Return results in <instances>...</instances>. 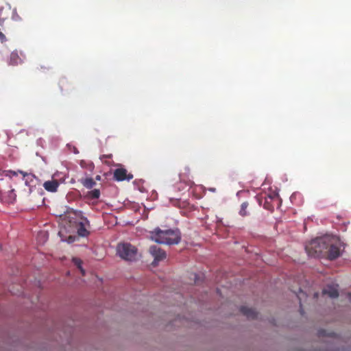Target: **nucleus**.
Wrapping results in <instances>:
<instances>
[{"label":"nucleus","mask_w":351,"mask_h":351,"mask_svg":"<svg viewBox=\"0 0 351 351\" xmlns=\"http://www.w3.org/2000/svg\"><path fill=\"white\" fill-rule=\"evenodd\" d=\"M150 237L160 244L176 245L181 240V232L178 228L162 230L156 228L150 232Z\"/></svg>","instance_id":"1"},{"label":"nucleus","mask_w":351,"mask_h":351,"mask_svg":"<svg viewBox=\"0 0 351 351\" xmlns=\"http://www.w3.org/2000/svg\"><path fill=\"white\" fill-rule=\"evenodd\" d=\"M328 238H316L309 242L305 246V250L308 256L318 257L324 256L325 250L328 249Z\"/></svg>","instance_id":"2"},{"label":"nucleus","mask_w":351,"mask_h":351,"mask_svg":"<svg viewBox=\"0 0 351 351\" xmlns=\"http://www.w3.org/2000/svg\"><path fill=\"white\" fill-rule=\"evenodd\" d=\"M117 252L121 258L132 261L136 258L137 250L130 243H121L117 245Z\"/></svg>","instance_id":"3"},{"label":"nucleus","mask_w":351,"mask_h":351,"mask_svg":"<svg viewBox=\"0 0 351 351\" xmlns=\"http://www.w3.org/2000/svg\"><path fill=\"white\" fill-rule=\"evenodd\" d=\"M328 249L325 250L324 255L329 260H335L340 256V249L337 243H332L329 239L327 240Z\"/></svg>","instance_id":"4"},{"label":"nucleus","mask_w":351,"mask_h":351,"mask_svg":"<svg viewBox=\"0 0 351 351\" xmlns=\"http://www.w3.org/2000/svg\"><path fill=\"white\" fill-rule=\"evenodd\" d=\"M14 15H16V10L12 9L10 5L0 8V25H3L4 22L10 17L15 20Z\"/></svg>","instance_id":"5"},{"label":"nucleus","mask_w":351,"mask_h":351,"mask_svg":"<svg viewBox=\"0 0 351 351\" xmlns=\"http://www.w3.org/2000/svg\"><path fill=\"white\" fill-rule=\"evenodd\" d=\"M133 177V175L131 173H128V171L124 168L116 169L113 173L114 180L118 182L130 181Z\"/></svg>","instance_id":"6"},{"label":"nucleus","mask_w":351,"mask_h":351,"mask_svg":"<svg viewBox=\"0 0 351 351\" xmlns=\"http://www.w3.org/2000/svg\"><path fill=\"white\" fill-rule=\"evenodd\" d=\"M149 251L154 258V263H156V262L160 261L166 258L165 252L160 247H158L156 245L151 246Z\"/></svg>","instance_id":"7"},{"label":"nucleus","mask_w":351,"mask_h":351,"mask_svg":"<svg viewBox=\"0 0 351 351\" xmlns=\"http://www.w3.org/2000/svg\"><path fill=\"white\" fill-rule=\"evenodd\" d=\"M22 174L23 178H25V184H27L28 182H33L35 177L31 174L27 173L26 172H24L23 171L19 170L17 171H12V170H8L4 172V175L6 177L12 178L13 176H16L18 174Z\"/></svg>","instance_id":"8"},{"label":"nucleus","mask_w":351,"mask_h":351,"mask_svg":"<svg viewBox=\"0 0 351 351\" xmlns=\"http://www.w3.org/2000/svg\"><path fill=\"white\" fill-rule=\"evenodd\" d=\"M1 200L7 204H13L16 199V195L14 189L1 193Z\"/></svg>","instance_id":"9"},{"label":"nucleus","mask_w":351,"mask_h":351,"mask_svg":"<svg viewBox=\"0 0 351 351\" xmlns=\"http://www.w3.org/2000/svg\"><path fill=\"white\" fill-rule=\"evenodd\" d=\"M83 221L79 222L77 228V234L80 237H87L89 234V232L86 228V224L88 225L89 221L86 218H82Z\"/></svg>","instance_id":"10"},{"label":"nucleus","mask_w":351,"mask_h":351,"mask_svg":"<svg viewBox=\"0 0 351 351\" xmlns=\"http://www.w3.org/2000/svg\"><path fill=\"white\" fill-rule=\"evenodd\" d=\"M240 311L248 319H254L257 318L258 313L252 308H248L243 306L241 307Z\"/></svg>","instance_id":"11"},{"label":"nucleus","mask_w":351,"mask_h":351,"mask_svg":"<svg viewBox=\"0 0 351 351\" xmlns=\"http://www.w3.org/2000/svg\"><path fill=\"white\" fill-rule=\"evenodd\" d=\"M59 186V183L56 180H48L44 182L43 187L49 192H56Z\"/></svg>","instance_id":"12"},{"label":"nucleus","mask_w":351,"mask_h":351,"mask_svg":"<svg viewBox=\"0 0 351 351\" xmlns=\"http://www.w3.org/2000/svg\"><path fill=\"white\" fill-rule=\"evenodd\" d=\"M323 293L328 295L332 298H335L339 296L338 289L337 286L328 285L324 290Z\"/></svg>","instance_id":"13"},{"label":"nucleus","mask_w":351,"mask_h":351,"mask_svg":"<svg viewBox=\"0 0 351 351\" xmlns=\"http://www.w3.org/2000/svg\"><path fill=\"white\" fill-rule=\"evenodd\" d=\"M21 59L19 57L17 51H13L10 56L9 64L11 65H17L21 63Z\"/></svg>","instance_id":"14"},{"label":"nucleus","mask_w":351,"mask_h":351,"mask_svg":"<svg viewBox=\"0 0 351 351\" xmlns=\"http://www.w3.org/2000/svg\"><path fill=\"white\" fill-rule=\"evenodd\" d=\"M81 183L83 184L84 187L89 189H92L96 184V182L92 178H86L85 179H82Z\"/></svg>","instance_id":"15"},{"label":"nucleus","mask_w":351,"mask_h":351,"mask_svg":"<svg viewBox=\"0 0 351 351\" xmlns=\"http://www.w3.org/2000/svg\"><path fill=\"white\" fill-rule=\"evenodd\" d=\"M249 204L247 202H244L241 205V208L239 210V215L242 217H245L249 215V212H247Z\"/></svg>","instance_id":"16"},{"label":"nucleus","mask_w":351,"mask_h":351,"mask_svg":"<svg viewBox=\"0 0 351 351\" xmlns=\"http://www.w3.org/2000/svg\"><path fill=\"white\" fill-rule=\"evenodd\" d=\"M100 196V191L99 189L92 190L87 193V197L90 199H97Z\"/></svg>","instance_id":"17"},{"label":"nucleus","mask_w":351,"mask_h":351,"mask_svg":"<svg viewBox=\"0 0 351 351\" xmlns=\"http://www.w3.org/2000/svg\"><path fill=\"white\" fill-rule=\"evenodd\" d=\"M72 261H73V263H74V265L77 266V267L81 271L82 274L84 276L85 274V271L82 268V260L79 258H73Z\"/></svg>","instance_id":"18"},{"label":"nucleus","mask_w":351,"mask_h":351,"mask_svg":"<svg viewBox=\"0 0 351 351\" xmlns=\"http://www.w3.org/2000/svg\"><path fill=\"white\" fill-rule=\"evenodd\" d=\"M298 299L300 300V313H301V315H304V310L302 308V304H301V302H300L301 298H300V297L299 295H298Z\"/></svg>","instance_id":"19"},{"label":"nucleus","mask_w":351,"mask_h":351,"mask_svg":"<svg viewBox=\"0 0 351 351\" xmlns=\"http://www.w3.org/2000/svg\"><path fill=\"white\" fill-rule=\"evenodd\" d=\"M66 83V81L65 79H62L60 82H59V84L61 87V89H62V86Z\"/></svg>","instance_id":"20"},{"label":"nucleus","mask_w":351,"mask_h":351,"mask_svg":"<svg viewBox=\"0 0 351 351\" xmlns=\"http://www.w3.org/2000/svg\"><path fill=\"white\" fill-rule=\"evenodd\" d=\"M5 38V35L0 31V40H2Z\"/></svg>","instance_id":"21"},{"label":"nucleus","mask_w":351,"mask_h":351,"mask_svg":"<svg viewBox=\"0 0 351 351\" xmlns=\"http://www.w3.org/2000/svg\"><path fill=\"white\" fill-rule=\"evenodd\" d=\"M19 16L18 15V14L16 13V15H14V19L15 20L14 21H17L19 19Z\"/></svg>","instance_id":"22"},{"label":"nucleus","mask_w":351,"mask_h":351,"mask_svg":"<svg viewBox=\"0 0 351 351\" xmlns=\"http://www.w3.org/2000/svg\"><path fill=\"white\" fill-rule=\"evenodd\" d=\"M264 208L266 209H269L268 204H265Z\"/></svg>","instance_id":"23"},{"label":"nucleus","mask_w":351,"mask_h":351,"mask_svg":"<svg viewBox=\"0 0 351 351\" xmlns=\"http://www.w3.org/2000/svg\"><path fill=\"white\" fill-rule=\"evenodd\" d=\"M348 296L349 298V300L351 301V293H348Z\"/></svg>","instance_id":"24"},{"label":"nucleus","mask_w":351,"mask_h":351,"mask_svg":"<svg viewBox=\"0 0 351 351\" xmlns=\"http://www.w3.org/2000/svg\"><path fill=\"white\" fill-rule=\"evenodd\" d=\"M210 191H213V192H215V189L213 188V189H210Z\"/></svg>","instance_id":"25"},{"label":"nucleus","mask_w":351,"mask_h":351,"mask_svg":"<svg viewBox=\"0 0 351 351\" xmlns=\"http://www.w3.org/2000/svg\"><path fill=\"white\" fill-rule=\"evenodd\" d=\"M104 157H106V158H111V155L104 156Z\"/></svg>","instance_id":"26"},{"label":"nucleus","mask_w":351,"mask_h":351,"mask_svg":"<svg viewBox=\"0 0 351 351\" xmlns=\"http://www.w3.org/2000/svg\"><path fill=\"white\" fill-rule=\"evenodd\" d=\"M96 179H97V180H100V176H97L96 177Z\"/></svg>","instance_id":"27"}]
</instances>
